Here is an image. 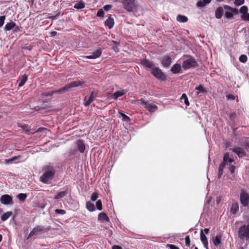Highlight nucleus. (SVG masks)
I'll use <instances>...</instances> for the list:
<instances>
[{"instance_id":"nucleus-3","label":"nucleus","mask_w":249,"mask_h":249,"mask_svg":"<svg viewBox=\"0 0 249 249\" xmlns=\"http://www.w3.org/2000/svg\"><path fill=\"white\" fill-rule=\"evenodd\" d=\"M84 83V82L80 81H73L66 85L63 88L60 89L57 91V92L60 93H64L67 91L71 90L72 88L81 86Z\"/></svg>"},{"instance_id":"nucleus-34","label":"nucleus","mask_w":249,"mask_h":249,"mask_svg":"<svg viewBox=\"0 0 249 249\" xmlns=\"http://www.w3.org/2000/svg\"><path fill=\"white\" fill-rule=\"evenodd\" d=\"M67 194L66 191H61L59 192L57 195L55 196V199H59L65 196H66Z\"/></svg>"},{"instance_id":"nucleus-19","label":"nucleus","mask_w":249,"mask_h":249,"mask_svg":"<svg viewBox=\"0 0 249 249\" xmlns=\"http://www.w3.org/2000/svg\"><path fill=\"white\" fill-rule=\"evenodd\" d=\"M76 145L78 150L81 153H84L85 149V145L84 142L81 140H78L76 142Z\"/></svg>"},{"instance_id":"nucleus-13","label":"nucleus","mask_w":249,"mask_h":249,"mask_svg":"<svg viewBox=\"0 0 249 249\" xmlns=\"http://www.w3.org/2000/svg\"><path fill=\"white\" fill-rule=\"evenodd\" d=\"M55 172L54 166L51 164L48 165V184L49 183L50 179H53Z\"/></svg>"},{"instance_id":"nucleus-39","label":"nucleus","mask_w":249,"mask_h":249,"mask_svg":"<svg viewBox=\"0 0 249 249\" xmlns=\"http://www.w3.org/2000/svg\"><path fill=\"white\" fill-rule=\"evenodd\" d=\"M180 99L184 100V102L187 106H189L190 104L188 100V98L185 94H183L180 98Z\"/></svg>"},{"instance_id":"nucleus-10","label":"nucleus","mask_w":249,"mask_h":249,"mask_svg":"<svg viewBox=\"0 0 249 249\" xmlns=\"http://www.w3.org/2000/svg\"><path fill=\"white\" fill-rule=\"evenodd\" d=\"M152 73L157 78L164 80L165 76L161 71L157 67H154L151 69Z\"/></svg>"},{"instance_id":"nucleus-9","label":"nucleus","mask_w":249,"mask_h":249,"mask_svg":"<svg viewBox=\"0 0 249 249\" xmlns=\"http://www.w3.org/2000/svg\"><path fill=\"white\" fill-rule=\"evenodd\" d=\"M0 202L5 205L13 204V197L9 195H2L0 198Z\"/></svg>"},{"instance_id":"nucleus-51","label":"nucleus","mask_w":249,"mask_h":249,"mask_svg":"<svg viewBox=\"0 0 249 249\" xmlns=\"http://www.w3.org/2000/svg\"><path fill=\"white\" fill-rule=\"evenodd\" d=\"M55 213L58 214H64L66 213V212L63 210H55Z\"/></svg>"},{"instance_id":"nucleus-47","label":"nucleus","mask_w":249,"mask_h":249,"mask_svg":"<svg viewBox=\"0 0 249 249\" xmlns=\"http://www.w3.org/2000/svg\"><path fill=\"white\" fill-rule=\"evenodd\" d=\"M5 19V16H0V27H1L3 25Z\"/></svg>"},{"instance_id":"nucleus-62","label":"nucleus","mask_w":249,"mask_h":249,"mask_svg":"<svg viewBox=\"0 0 249 249\" xmlns=\"http://www.w3.org/2000/svg\"><path fill=\"white\" fill-rule=\"evenodd\" d=\"M111 42L115 44H118L117 42L115 41H112Z\"/></svg>"},{"instance_id":"nucleus-46","label":"nucleus","mask_w":249,"mask_h":249,"mask_svg":"<svg viewBox=\"0 0 249 249\" xmlns=\"http://www.w3.org/2000/svg\"><path fill=\"white\" fill-rule=\"evenodd\" d=\"M35 109L36 111H39L41 112L42 110L46 109V106H45L44 107H40L37 106H36L35 107Z\"/></svg>"},{"instance_id":"nucleus-48","label":"nucleus","mask_w":249,"mask_h":249,"mask_svg":"<svg viewBox=\"0 0 249 249\" xmlns=\"http://www.w3.org/2000/svg\"><path fill=\"white\" fill-rule=\"evenodd\" d=\"M185 244L187 247H189L190 246V239L189 236H186L185 238Z\"/></svg>"},{"instance_id":"nucleus-63","label":"nucleus","mask_w":249,"mask_h":249,"mask_svg":"<svg viewBox=\"0 0 249 249\" xmlns=\"http://www.w3.org/2000/svg\"><path fill=\"white\" fill-rule=\"evenodd\" d=\"M6 161H7V162H11V161H11V159H9V160H6Z\"/></svg>"},{"instance_id":"nucleus-16","label":"nucleus","mask_w":249,"mask_h":249,"mask_svg":"<svg viewBox=\"0 0 249 249\" xmlns=\"http://www.w3.org/2000/svg\"><path fill=\"white\" fill-rule=\"evenodd\" d=\"M95 95L93 92H92L90 97L86 96L85 98L84 105L86 107L89 106V105L93 101Z\"/></svg>"},{"instance_id":"nucleus-14","label":"nucleus","mask_w":249,"mask_h":249,"mask_svg":"<svg viewBox=\"0 0 249 249\" xmlns=\"http://www.w3.org/2000/svg\"><path fill=\"white\" fill-rule=\"evenodd\" d=\"M200 240L202 242L204 248L206 249H208V241L207 237L203 233L202 229L200 230Z\"/></svg>"},{"instance_id":"nucleus-5","label":"nucleus","mask_w":249,"mask_h":249,"mask_svg":"<svg viewBox=\"0 0 249 249\" xmlns=\"http://www.w3.org/2000/svg\"><path fill=\"white\" fill-rule=\"evenodd\" d=\"M240 201L244 207L249 209V195L243 190L240 194Z\"/></svg>"},{"instance_id":"nucleus-57","label":"nucleus","mask_w":249,"mask_h":249,"mask_svg":"<svg viewBox=\"0 0 249 249\" xmlns=\"http://www.w3.org/2000/svg\"><path fill=\"white\" fill-rule=\"evenodd\" d=\"M209 228H205L203 231V232H205L206 234H208L209 231Z\"/></svg>"},{"instance_id":"nucleus-42","label":"nucleus","mask_w":249,"mask_h":249,"mask_svg":"<svg viewBox=\"0 0 249 249\" xmlns=\"http://www.w3.org/2000/svg\"><path fill=\"white\" fill-rule=\"evenodd\" d=\"M239 59L241 62L245 63L247 61V56L246 55H241Z\"/></svg>"},{"instance_id":"nucleus-60","label":"nucleus","mask_w":249,"mask_h":249,"mask_svg":"<svg viewBox=\"0 0 249 249\" xmlns=\"http://www.w3.org/2000/svg\"><path fill=\"white\" fill-rule=\"evenodd\" d=\"M19 158L18 156H15L11 158V161H14Z\"/></svg>"},{"instance_id":"nucleus-18","label":"nucleus","mask_w":249,"mask_h":249,"mask_svg":"<svg viewBox=\"0 0 249 249\" xmlns=\"http://www.w3.org/2000/svg\"><path fill=\"white\" fill-rule=\"evenodd\" d=\"M221 236L218 234L215 237L213 238L212 241L214 245L217 247L220 245L221 243Z\"/></svg>"},{"instance_id":"nucleus-29","label":"nucleus","mask_w":249,"mask_h":249,"mask_svg":"<svg viewBox=\"0 0 249 249\" xmlns=\"http://www.w3.org/2000/svg\"><path fill=\"white\" fill-rule=\"evenodd\" d=\"M85 6V4L83 0H80L74 5V8L77 9H81L84 8Z\"/></svg>"},{"instance_id":"nucleus-37","label":"nucleus","mask_w":249,"mask_h":249,"mask_svg":"<svg viewBox=\"0 0 249 249\" xmlns=\"http://www.w3.org/2000/svg\"><path fill=\"white\" fill-rule=\"evenodd\" d=\"M40 180L44 183H47V171H45L40 178Z\"/></svg>"},{"instance_id":"nucleus-27","label":"nucleus","mask_w":249,"mask_h":249,"mask_svg":"<svg viewBox=\"0 0 249 249\" xmlns=\"http://www.w3.org/2000/svg\"><path fill=\"white\" fill-rule=\"evenodd\" d=\"M27 79H28L27 75H26L25 74L23 75L20 79V82L18 83V87H21L23 86L25 84L26 82L27 81Z\"/></svg>"},{"instance_id":"nucleus-41","label":"nucleus","mask_w":249,"mask_h":249,"mask_svg":"<svg viewBox=\"0 0 249 249\" xmlns=\"http://www.w3.org/2000/svg\"><path fill=\"white\" fill-rule=\"evenodd\" d=\"M98 198V195L97 193H93L91 195L90 200H91V201L94 202V201H96Z\"/></svg>"},{"instance_id":"nucleus-6","label":"nucleus","mask_w":249,"mask_h":249,"mask_svg":"<svg viewBox=\"0 0 249 249\" xmlns=\"http://www.w3.org/2000/svg\"><path fill=\"white\" fill-rule=\"evenodd\" d=\"M224 8L226 10L225 12V17L228 19L232 18L233 14L236 15L238 12L237 9L228 5H224Z\"/></svg>"},{"instance_id":"nucleus-23","label":"nucleus","mask_w":249,"mask_h":249,"mask_svg":"<svg viewBox=\"0 0 249 249\" xmlns=\"http://www.w3.org/2000/svg\"><path fill=\"white\" fill-rule=\"evenodd\" d=\"M195 89L196 90V95H198L200 93H204L206 91L204 86L201 85H199L197 87H196Z\"/></svg>"},{"instance_id":"nucleus-38","label":"nucleus","mask_w":249,"mask_h":249,"mask_svg":"<svg viewBox=\"0 0 249 249\" xmlns=\"http://www.w3.org/2000/svg\"><path fill=\"white\" fill-rule=\"evenodd\" d=\"M248 11V8L246 6H242L239 10L240 13L243 14V15L247 14Z\"/></svg>"},{"instance_id":"nucleus-7","label":"nucleus","mask_w":249,"mask_h":249,"mask_svg":"<svg viewBox=\"0 0 249 249\" xmlns=\"http://www.w3.org/2000/svg\"><path fill=\"white\" fill-rule=\"evenodd\" d=\"M196 65V62L192 57H189L186 60L184 61L182 64V67L184 69H188L195 67Z\"/></svg>"},{"instance_id":"nucleus-35","label":"nucleus","mask_w":249,"mask_h":249,"mask_svg":"<svg viewBox=\"0 0 249 249\" xmlns=\"http://www.w3.org/2000/svg\"><path fill=\"white\" fill-rule=\"evenodd\" d=\"M27 195L26 194L20 193L18 195V198L21 201H24L27 198Z\"/></svg>"},{"instance_id":"nucleus-15","label":"nucleus","mask_w":249,"mask_h":249,"mask_svg":"<svg viewBox=\"0 0 249 249\" xmlns=\"http://www.w3.org/2000/svg\"><path fill=\"white\" fill-rule=\"evenodd\" d=\"M161 62L163 66L168 67L171 63V58L168 56H165L162 58Z\"/></svg>"},{"instance_id":"nucleus-56","label":"nucleus","mask_w":249,"mask_h":249,"mask_svg":"<svg viewBox=\"0 0 249 249\" xmlns=\"http://www.w3.org/2000/svg\"><path fill=\"white\" fill-rule=\"evenodd\" d=\"M50 34L51 36H54L56 35V32H54V31L51 32Z\"/></svg>"},{"instance_id":"nucleus-40","label":"nucleus","mask_w":249,"mask_h":249,"mask_svg":"<svg viewBox=\"0 0 249 249\" xmlns=\"http://www.w3.org/2000/svg\"><path fill=\"white\" fill-rule=\"evenodd\" d=\"M96 206L98 210L101 211L102 210V204L101 200H98L97 201Z\"/></svg>"},{"instance_id":"nucleus-12","label":"nucleus","mask_w":249,"mask_h":249,"mask_svg":"<svg viewBox=\"0 0 249 249\" xmlns=\"http://www.w3.org/2000/svg\"><path fill=\"white\" fill-rule=\"evenodd\" d=\"M232 152L237 154L239 157L242 158L245 156L246 153L244 149L241 147H235L230 149Z\"/></svg>"},{"instance_id":"nucleus-1","label":"nucleus","mask_w":249,"mask_h":249,"mask_svg":"<svg viewBox=\"0 0 249 249\" xmlns=\"http://www.w3.org/2000/svg\"><path fill=\"white\" fill-rule=\"evenodd\" d=\"M234 164L235 162L232 156L230 155L229 153H226L223 157V162L220 165L219 167L218 177L220 178L222 175L224 168L226 165L228 167L231 173H233L235 168Z\"/></svg>"},{"instance_id":"nucleus-33","label":"nucleus","mask_w":249,"mask_h":249,"mask_svg":"<svg viewBox=\"0 0 249 249\" xmlns=\"http://www.w3.org/2000/svg\"><path fill=\"white\" fill-rule=\"evenodd\" d=\"M206 3L203 1V0H199L196 3V6L199 9H202L205 7Z\"/></svg>"},{"instance_id":"nucleus-61","label":"nucleus","mask_w":249,"mask_h":249,"mask_svg":"<svg viewBox=\"0 0 249 249\" xmlns=\"http://www.w3.org/2000/svg\"><path fill=\"white\" fill-rule=\"evenodd\" d=\"M86 57L88 59H94L93 57V55L92 54L91 55H88V56H86Z\"/></svg>"},{"instance_id":"nucleus-55","label":"nucleus","mask_w":249,"mask_h":249,"mask_svg":"<svg viewBox=\"0 0 249 249\" xmlns=\"http://www.w3.org/2000/svg\"><path fill=\"white\" fill-rule=\"evenodd\" d=\"M170 249H178V248L177 247L174 245H170Z\"/></svg>"},{"instance_id":"nucleus-20","label":"nucleus","mask_w":249,"mask_h":249,"mask_svg":"<svg viewBox=\"0 0 249 249\" xmlns=\"http://www.w3.org/2000/svg\"><path fill=\"white\" fill-rule=\"evenodd\" d=\"M16 27V23L13 21H11L6 24L4 27L5 31H8L12 30Z\"/></svg>"},{"instance_id":"nucleus-26","label":"nucleus","mask_w":249,"mask_h":249,"mask_svg":"<svg viewBox=\"0 0 249 249\" xmlns=\"http://www.w3.org/2000/svg\"><path fill=\"white\" fill-rule=\"evenodd\" d=\"M181 70V66L180 64H175L171 69V71L174 73H178Z\"/></svg>"},{"instance_id":"nucleus-17","label":"nucleus","mask_w":249,"mask_h":249,"mask_svg":"<svg viewBox=\"0 0 249 249\" xmlns=\"http://www.w3.org/2000/svg\"><path fill=\"white\" fill-rule=\"evenodd\" d=\"M42 228L40 226H37V227L34 228L33 230L30 232L28 237H27V239L30 238L35 235H37L40 231H42Z\"/></svg>"},{"instance_id":"nucleus-4","label":"nucleus","mask_w":249,"mask_h":249,"mask_svg":"<svg viewBox=\"0 0 249 249\" xmlns=\"http://www.w3.org/2000/svg\"><path fill=\"white\" fill-rule=\"evenodd\" d=\"M238 236L242 239L248 240L249 239V223L241 226L238 231Z\"/></svg>"},{"instance_id":"nucleus-22","label":"nucleus","mask_w":249,"mask_h":249,"mask_svg":"<svg viewBox=\"0 0 249 249\" xmlns=\"http://www.w3.org/2000/svg\"><path fill=\"white\" fill-rule=\"evenodd\" d=\"M223 9L221 7H218L215 11V17L219 19L223 15Z\"/></svg>"},{"instance_id":"nucleus-43","label":"nucleus","mask_w":249,"mask_h":249,"mask_svg":"<svg viewBox=\"0 0 249 249\" xmlns=\"http://www.w3.org/2000/svg\"><path fill=\"white\" fill-rule=\"evenodd\" d=\"M244 0H234V4L236 6H240L244 3Z\"/></svg>"},{"instance_id":"nucleus-44","label":"nucleus","mask_w":249,"mask_h":249,"mask_svg":"<svg viewBox=\"0 0 249 249\" xmlns=\"http://www.w3.org/2000/svg\"><path fill=\"white\" fill-rule=\"evenodd\" d=\"M19 126L27 132H29L30 130V126L27 124L20 125Z\"/></svg>"},{"instance_id":"nucleus-31","label":"nucleus","mask_w":249,"mask_h":249,"mask_svg":"<svg viewBox=\"0 0 249 249\" xmlns=\"http://www.w3.org/2000/svg\"><path fill=\"white\" fill-rule=\"evenodd\" d=\"M239 210L238 204L237 203H233L231 208V212L233 214L236 213Z\"/></svg>"},{"instance_id":"nucleus-8","label":"nucleus","mask_w":249,"mask_h":249,"mask_svg":"<svg viewBox=\"0 0 249 249\" xmlns=\"http://www.w3.org/2000/svg\"><path fill=\"white\" fill-rule=\"evenodd\" d=\"M135 0H122L123 4L127 11H132L135 8Z\"/></svg>"},{"instance_id":"nucleus-54","label":"nucleus","mask_w":249,"mask_h":249,"mask_svg":"<svg viewBox=\"0 0 249 249\" xmlns=\"http://www.w3.org/2000/svg\"><path fill=\"white\" fill-rule=\"evenodd\" d=\"M112 249H122V248L119 246L114 245L112 247Z\"/></svg>"},{"instance_id":"nucleus-28","label":"nucleus","mask_w":249,"mask_h":249,"mask_svg":"<svg viewBox=\"0 0 249 249\" xmlns=\"http://www.w3.org/2000/svg\"><path fill=\"white\" fill-rule=\"evenodd\" d=\"M13 213L11 211H9V212H7L6 213H4L1 216V220L2 221H6L7 219H8V218L9 217H10L12 215Z\"/></svg>"},{"instance_id":"nucleus-49","label":"nucleus","mask_w":249,"mask_h":249,"mask_svg":"<svg viewBox=\"0 0 249 249\" xmlns=\"http://www.w3.org/2000/svg\"><path fill=\"white\" fill-rule=\"evenodd\" d=\"M241 18L244 20L249 21V13L243 15L241 16Z\"/></svg>"},{"instance_id":"nucleus-52","label":"nucleus","mask_w":249,"mask_h":249,"mask_svg":"<svg viewBox=\"0 0 249 249\" xmlns=\"http://www.w3.org/2000/svg\"><path fill=\"white\" fill-rule=\"evenodd\" d=\"M227 97V98L228 99V100H234L235 99V97L232 94H228L226 96Z\"/></svg>"},{"instance_id":"nucleus-30","label":"nucleus","mask_w":249,"mask_h":249,"mask_svg":"<svg viewBox=\"0 0 249 249\" xmlns=\"http://www.w3.org/2000/svg\"><path fill=\"white\" fill-rule=\"evenodd\" d=\"M177 20L181 23H184L187 21L188 18L185 16L179 15L177 17Z\"/></svg>"},{"instance_id":"nucleus-24","label":"nucleus","mask_w":249,"mask_h":249,"mask_svg":"<svg viewBox=\"0 0 249 249\" xmlns=\"http://www.w3.org/2000/svg\"><path fill=\"white\" fill-rule=\"evenodd\" d=\"M141 63L143 66H146L147 67L150 68L151 69H152V68H153L154 67L153 64L151 62L148 61L147 59H142V60H141Z\"/></svg>"},{"instance_id":"nucleus-36","label":"nucleus","mask_w":249,"mask_h":249,"mask_svg":"<svg viewBox=\"0 0 249 249\" xmlns=\"http://www.w3.org/2000/svg\"><path fill=\"white\" fill-rule=\"evenodd\" d=\"M102 53V51L101 50H97L94 52L92 53L93 57L94 59L98 58L100 56Z\"/></svg>"},{"instance_id":"nucleus-32","label":"nucleus","mask_w":249,"mask_h":249,"mask_svg":"<svg viewBox=\"0 0 249 249\" xmlns=\"http://www.w3.org/2000/svg\"><path fill=\"white\" fill-rule=\"evenodd\" d=\"M86 208L90 212H93L95 210V207L94 204L90 202H87Z\"/></svg>"},{"instance_id":"nucleus-11","label":"nucleus","mask_w":249,"mask_h":249,"mask_svg":"<svg viewBox=\"0 0 249 249\" xmlns=\"http://www.w3.org/2000/svg\"><path fill=\"white\" fill-rule=\"evenodd\" d=\"M126 92V91L124 89H122L120 90H118L116 91L114 93H108L107 95V97L108 99H114L116 100L119 97H121L123 95H124L125 93Z\"/></svg>"},{"instance_id":"nucleus-2","label":"nucleus","mask_w":249,"mask_h":249,"mask_svg":"<svg viewBox=\"0 0 249 249\" xmlns=\"http://www.w3.org/2000/svg\"><path fill=\"white\" fill-rule=\"evenodd\" d=\"M136 104L142 107L146 108L149 112H155L158 107L156 105L152 104L150 102H145L142 100H139L136 101Z\"/></svg>"},{"instance_id":"nucleus-64","label":"nucleus","mask_w":249,"mask_h":249,"mask_svg":"<svg viewBox=\"0 0 249 249\" xmlns=\"http://www.w3.org/2000/svg\"><path fill=\"white\" fill-rule=\"evenodd\" d=\"M2 238V236L1 234H0V242L1 241Z\"/></svg>"},{"instance_id":"nucleus-25","label":"nucleus","mask_w":249,"mask_h":249,"mask_svg":"<svg viewBox=\"0 0 249 249\" xmlns=\"http://www.w3.org/2000/svg\"><path fill=\"white\" fill-rule=\"evenodd\" d=\"M98 219L100 221H109V220L107 215L104 213H101L99 214Z\"/></svg>"},{"instance_id":"nucleus-53","label":"nucleus","mask_w":249,"mask_h":249,"mask_svg":"<svg viewBox=\"0 0 249 249\" xmlns=\"http://www.w3.org/2000/svg\"><path fill=\"white\" fill-rule=\"evenodd\" d=\"M104 9H105L106 11H109V10L111 9V5H105V6H104Z\"/></svg>"},{"instance_id":"nucleus-45","label":"nucleus","mask_w":249,"mask_h":249,"mask_svg":"<svg viewBox=\"0 0 249 249\" xmlns=\"http://www.w3.org/2000/svg\"><path fill=\"white\" fill-rule=\"evenodd\" d=\"M120 114L121 115V116L123 117V120L124 121H125V122H129L130 121V118L129 117L127 116L126 115H125L123 113H122V112H120Z\"/></svg>"},{"instance_id":"nucleus-50","label":"nucleus","mask_w":249,"mask_h":249,"mask_svg":"<svg viewBox=\"0 0 249 249\" xmlns=\"http://www.w3.org/2000/svg\"><path fill=\"white\" fill-rule=\"evenodd\" d=\"M104 15V12L102 9H100L98 10L97 16L99 17H103Z\"/></svg>"},{"instance_id":"nucleus-59","label":"nucleus","mask_w":249,"mask_h":249,"mask_svg":"<svg viewBox=\"0 0 249 249\" xmlns=\"http://www.w3.org/2000/svg\"><path fill=\"white\" fill-rule=\"evenodd\" d=\"M212 0H203V1L206 3V4H209L211 3Z\"/></svg>"},{"instance_id":"nucleus-21","label":"nucleus","mask_w":249,"mask_h":249,"mask_svg":"<svg viewBox=\"0 0 249 249\" xmlns=\"http://www.w3.org/2000/svg\"><path fill=\"white\" fill-rule=\"evenodd\" d=\"M114 24V19L113 18L109 17L105 21V25L109 29H111Z\"/></svg>"},{"instance_id":"nucleus-58","label":"nucleus","mask_w":249,"mask_h":249,"mask_svg":"<svg viewBox=\"0 0 249 249\" xmlns=\"http://www.w3.org/2000/svg\"><path fill=\"white\" fill-rule=\"evenodd\" d=\"M15 31L16 32L20 31V28L16 25V27H15Z\"/></svg>"}]
</instances>
